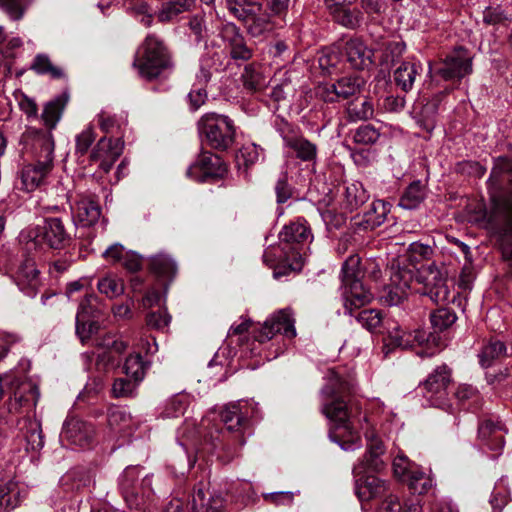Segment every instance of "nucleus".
<instances>
[{"label": "nucleus", "mask_w": 512, "mask_h": 512, "mask_svg": "<svg viewBox=\"0 0 512 512\" xmlns=\"http://www.w3.org/2000/svg\"><path fill=\"white\" fill-rule=\"evenodd\" d=\"M426 186L421 180L413 181L403 192L399 206L404 209H415L426 198Z\"/></svg>", "instance_id": "nucleus-35"}, {"label": "nucleus", "mask_w": 512, "mask_h": 512, "mask_svg": "<svg viewBox=\"0 0 512 512\" xmlns=\"http://www.w3.org/2000/svg\"><path fill=\"white\" fill-rule=\"evenodd\" d=\"M150 271L158 278L171 281L177 273V265L171 256L159 253L150 257Z\"/></svg>", "instance_id": "nucleus-30"}, {"label": "nucleus", "mask_w": 512, "mask_h": 512, "mask_svg": "<svg viewBox=\"0 0 512 512\" xmlns=\"http://www.w3.org/2000/svg\"><path fill=\"white\" fill-rule=\"evenodd\" d=\"M454 396L461 404H465L466 402L477 403L479 400L477 389L469 384L458 385Z\"/></svg>", "instance_id": "nucleus-59"}, {"label": "nucleus", "mask_w": 512, "mask_h": 512, "mask_svg": "<svg viewBox=\"0 0 512 512\" xmlns=\"http://www.w3.org/2000/svg\"><path fill=\"white\" fill-rule=\"evenodd\" d=\"M123 151V142L121 139L103 137L90 154V161L99 164V168L108 173Z\"/></svg>", "instance_id": "nucleus-17"}, {"label": "nucleus", "mask_w": 512, "mask_h": 512, "mask_svg": "<svg viewBox=\"0 0 512 512\" xmlns=\"http://www.w3.org/2000/svg\"><path fill=\"white\" fill-rule=\"evenodd\" d=\"M423 70L419 61H403L393 72V79L397 87L404 92L412 90L415 80L421 75Z\"/></svg>", "instance_id": "nucleus-22"}, {"label": "nucleus", "mask_w": 512, "mask_h": 512, "mask_svg": "<svg viewBox=\"0 0 512 512\" xmlns=\"http://www.w3.org/2000/svg\"><path fill=\"white\" fill-rule=\"evenodd\" d=\"M20 142L30 148L36 162L23 167L21 180L26 191H33L41 186L53 169L54 138L49 132H42L34 127H27Z\"/></svg>", "instance_id": "nucleus-3"}, {"label": "nucleus", "mask_w": 512, "mask_h": 512, "mask_svg": "<svg viewBox=\"0 0 512 512\" xmlns=\"http://www.w3.org/2000/svg\"><path fill=\"white\" fill-rule=\"evenodd\" d=\"M489 181L498 186L512 183V160L499 157L492 168Z\"/></svg>", "instance_id": "nucleus-41"}, {"label": "nucleus", "mask_w": 512, "mask_h": 512, "mask_svg": "<svg viewBox=\"0 0 512 512\" xmlns=\"http://www.w3.org/2000/svg\"><path fill=\"white\" fill-rule=\"evenodd\" d=\"M410 488L418 494L427 493L434 485L433 479L422 471H412L407 479Z\"/></svg>", "instance_id": "nucleus-52"}, {"label": "nucleus", "mask_w": 512, "mask_h": 512, "mask_svg": "<svg viewBox=\"0 0 512 512\" xmlns=\"http://www.w3.org/2000/svg\"><path fill=\"white\" fill-rule=\"evenodd\" d=\"M457 316L455 312L446 307L436 309L430 314L431 325L435 331H444L455 323Z\"/></svg>", "instance_id": "nucleus-48"}, {"label": "nucleus", "mask_w": 512, "mask_h": 512, "mask_svg": "<svg viewBox=\"0 0 512 512\" xmlns=\"http://www.w3.org/2000/svg\"><path fill=\"white\" fill-rule=\"evenodd\" d=\"M472 72V57L459 47L443 60L436 73L446 81L460 80Z\"/></svg>", "instance_id": "nucleus-14"}, {"label": "nucleus", "mask_w": 512, "mask_h": 512, "mask_svg": "<svg viewBox=\"0 0 512 512\" xmlns=\"http://www.w3.org/2000/svg\"><path fill=\"white\" fill-rule=\"evenodd\" d=\"M346 115L349 122L368 120L374 115V105L367 98L362 101H351L347 104Z\"/></svg>", "instance_id": "nucleus-39"}, {"label": "nucleus", "mask_w": 512, "mask_h": 512, "mask_svg": "<svg viewBox=\"0 0 512 512\" xmlns=\"http://www.w3.org/2000/svg\"><path fill=\"white\" fill-rule=\"evenodd\" d=\"M351 393L352 385L333 369L328 370L326 384L321 390V412L333 423L330 440L345 451H354L362 445L355 427L361 406L350 397Z\"/></svg>", "instance_id": "nucleus-1"}, {"label": "nucleus", "mask_w": 512, "mask_h": 512, "mask_svg": "<svg viewBox=\"0 0 512 512\" xmlns=\"http://www.w3.org/2000/svg\"><path fill=\"white\" fill-rule=\"evenodd\" d=\"M101 216L99 204L89 197H81L72 207V217L75 225L89 227L98 222Z\"/></svg>", "instance_id": "nucleus-20"}, {"label": "nucleus", "mask_w": 512, "mask_h": 512, "mask_svg": "<svg viewBox=\"0 0 512 512\" xmlns=\"http://www.w3.org/2000/svg\"><path fill=\"white\" fill-rule=\"evenodd\" d=\"M451 382V372L446 365L436 367L419 388L431 406L444 407L447 400V387Z\"/></svg>", "instance_id": "nucleus-10"}, {"label": "nucleus", "mask_w": 512, "mask_h": 512, "mask_svg": "<svg viewBox=\"0 0 512 512\" xmlns=\"http://www.w3.org/2000/svg\"><path fill=\"white\" fill-rule=\"evenodd\" d=\"M277 333L287 338L296 336L294 313L290 308L273 313L263 324L255 339L259 342L271 340Z\"/></svg>", "instance_id": "nucleus-12"}, {"label": "nucleus", "mask_w": 512, "mask_h": 512, "mask_svg": "<svg viewBox=\"0 0 512 512\" xmlns=\"http://www.w3.org/2000/svg\"><path fill=\"white\" fill-rule=\"evenodd\" d=\"M199 130L205 135L209 145L218 150L228 149L235 139L233 121L225 115L206 113L199 121Z\"/></svg>", "instance_id": "nucleus-8"}, {"label": "nucleus", "mask_w": 512, "mask_h": 512, "mask_svg": "<svg viewBox=\"0 0 512 512\" xmlns=\"http://www.w3.org/2000/svg\"><path fill=\"white\" fill-rule=\"evenodd\" d=\"M226 173V166L222 159L211 152H203L195 163L191 164L186 175L197 182H207L221 178Z\"/></svg>", "instance_id": "nucleus-13"}, {"label": "nucleus", "mask_w": 512, "mask_h": 512, "mask_svg": "<svg viewBox=\"0 0 512 512\" xmlns=\"http://www.w3.org/2000/svg\"><path fill=\"white\" fill-rule=\"evenodd\" d=\"M364 81L358 76H345L335 83L320 87L319 94L326 102H335L338 99H347L360 92Z\"/></svg>", "instance_id": "nucleus-18"}, {"label": "nucleus", "mask_w": 512, "mask_h": 512, "mask_svg": "<svg viewBox=\"0 0 512 512\" xmlns=\"http://www.w3.org/2000/svg\"><path fill=\"white\" fill-rule=\"evenodd\" d=\"M226 501L221 495L206 496L202 489L192 495L191 512H225Z\"/></svg>", "instance_id": "nucleus-26"}, {"label": "nucleus", "mask_w": 512, "mask_h": 512, "mask_svg": "<svg viewBox=\"0 0 512 512\" xmlns=\"http://www.w3.org/2000/svg\"><path fill=\"white\" fill-rule=\"evenodd\" d=\"M331 14L337 23L349 29L359 27L362 22V13L356 8L350 9L349 7H344L335 10Z\"/></svg>", "instance_id": "nucleus-47"}, {"label": "nucleus", "mask_w": 512, "mask_h": 512, "mask_svg": "<svg viewBox=\"0 0 512 512\" xmlns=\"http://www.w3.org/2000/svg\"><path fill=\"white\" fill-rule=\"evenodd\" d=\"M98 291L109 299L116 298L124 293L123 281L113 275H107L99 279Z\"/></svg>", "instance_id": "nucleus-46"}, {"label": "nucleus", "mask_w": 512, "mask_h": 512, "mask_svg": "<svg viewBox=\"0 0 512 512\" xmlns=\"http://www.w3.org/2000/svg\"><path fill=\"white\" fill-rule=\"evenodd\" d=\"M188 405L189 397L185 394H177L167 402L163 413L166 417H179L184 414Z\"/></svg>", "instance_id": "nucleus-54"}, {"label": "nucleus", "mask_w": 512, "mask_h": 512, "mask_svg": "<svg viewBox=\"0 0 512 512\" xmlns=\"http://www.w3.org/2000/svg\"><path fill=\"white\" fill-rule=\"evenodd\" d=\"M259 12L256 11L249 22L245 24L248 34L252 37L262 36L270 30V17L267 14H259Z\"/></svg>", "instance_id": "nucleus-51"}, {"label": "nucleus", "mask_w": 512, "mask_h": 512, "mask_svg": "<svg viewBox=\"0 0 512 512\" xmlns=\"http://www.w3.org/2000/svg\"><path fill=\"white\" fill-rule=\"evenodd\" d=\"M196 7V0H169L162 4L157 12L160 22H170L180 14L191 12Z\"/></svg>", "instance_id": "nucleus-29"}, {"label": "nucleus", "mask_w": 512, "mask_h": 512, "mask_svg": "<svg viewBox=\"0 0 512 512\" xmlns=\"http://www.w3.org/2000/svg\"><path fill=\"white\" fill-rule=\"evenodd\" d=\"M355 476V493L361 502L370 501L378 497H386L391 493L389 484L376 476Z\"/></svg>", "instance_id": "nucleus-19"}, {"label": "nucleus", "mask_w": 512, "mask_h": 512, "mask_svg": "<svg viewBox=\"0 0 512 512\" xmlns=\"http://www.w3.org/2000/svg\"><path fill=\"white\" fill-rule=\"evenodd\" d=\"M284 145L293 151L296 158L303 162H315L317 145L297 134H283Z\"/></svg>", "instance_id": "nucleus-21"}, {"label": "nucleus", "mask_w": 512, "mask_h": 512, "mask_svg": "<svg viewBox=\"0 0 512 512\" xmlns=\"http://www.w3.org/2000/svg\"><path fill=\"white\" fill-rule=\"evenodd\" d=\"M98 123L105 133H111L120 127L119 120L116 116L106 111H101V113L98 114Z\"/></svg>", "instance_id": "nucleus-63"}, {"label": "nucleus", "mask_w": 512, "mask_h": 512, "mask_svg": "<svg viewBox=\"0 0 512 512\" xmlns=\"http://www.w3.org/2000/svg\"><path fill=\"white\" fill-rule=\"evenodd\" d=\"M379 137V131L371 124L359 126L353 134L354 142L362 145H372Z\"/></svg>", "instance_id": "nucleus-53"}, {"label": "nucleus", "mask_w": 512, "mask_h": 512, "mask_svg": "<svg viewBox=\"0 0 512 512\" xmlns=\"http://www.w3.org/2000/svg\"><path fill=\"white\" fill-rule=\"evenodd\" d=\"M96 134L92 127L85 128L76 136V154L85 155L92 143L95 141Z\"/></svg>", "instance_id": "nucleus-58"}, {"label": "nucleus", "mask_w": 512, "mask_h": 512, "mask_svg": "<svg viewBox=\"0 0 512 512\" xmlns=\"http://www.w3.org/2000/svg\"><path fill=\"white\" fill-rule=\"evenodd\" d=\"M32 0H0V5L13 20H19L23 17L25 9Z\"/></svg>", "instance_id": "nucleus-55"}, {"label": "nucleus", "mask_w": 512, "mask_h": 512, "mask_svg": "<svg viewBox=\"0 0 512 512\" xmlns=\"http://www.w3.org/2000/svg\"><path fill=\"white\" fill-rule=\"evenodd\" d=\"M340 58L338 52L334 49H325L318 58V63L323 71L330 72L339 63Z\"/></svg>", "instance_id": "nucleus-61"}, {"label": "nucleus", "mask_w": 512, "mask_h": 512, "mask_svg": "<svg viewBox=\"0 0 512 512\" xmlns=\"http://www.w3.org/2000/svg\"><path fill=\"white\" fill-rule=\"evenodd\" d=\"M392 466L394 475L400 479L407 480L411 472L415 471L408 458L404 455H398L395 457Z\"/></svg>", "instance_id": "nucleus-60"}, {"label": "nucleus", "mask_w": 512, "mask_h": 512, "mask_svg": "<svg viewBox=\"0 0 512 512\" xmlns=\"http://www.w3.org/2000/svg\"><path fill=\"white\" fill-rule=\"evenodd\" d=\"M275 193L278 203H285L292 196V189L288 184V177L286 173H283L279 177L275 185Z\"/></svg>", "instance_id": "nucleus-62"}, {"label": "nucleus", "mask_w": 512, "mask_h": 512, "mask_svg": "<svg viewBox=\"0 0 512 512\" xmlns=\"http://www.w3.org/2000/svg\"><path fill=\"white\" fill-rule=\"evenodd\" d=\"M64 106L65 100L61 98H56L46 103L41 113V120L46 127V130H39L42 132H49L52 135V130L56 128L61 119Z\"/></svg>", "instance_id": "nucleus-36"}, {"label": "nucleus", "mask_w": 512, "mask_h": 512, "mask_svg": "<svg viewBox=\"0 0 512 512\" xmlns=\"http://www.w3.org/2000/svg\"><path fill=\"white\" fill-rule=\"evenodd\" d=\"M390 212V204L383 200H375L370 205L369 210L363 216L365 228L373 230L382 225L388 213Z\"/></svg>", "instance_id": "nucleus-38"}, {"label": "nucleus", "mask_w": 512, "mask_h": 512, "mask_svg": "<svg viewBox=\"0 0 512 512\" xmlns=\"http://www.w3.org/2000/svg\"><path fill=\"white\" fill-rule=\"evenodd\" d=\"M23 437L26 441V450L38 451L44 446V435L40 421L26 419L23 427Z\"/></svg>", "instance_id": "nucleus-37"}, {"label": "nucleus", "mask_w": 512, "mask_h": 512, "mask_svg": "<svg viewBox=\"0 0 512 512\" xmlns=\"http://www.w3.org/2000/svg\"><path fill=\"white\" fill-rule=\"evenodd\" d=\"M30 237L35 245L45 244L51 249H64L70 244L71 236L63 221L58 217L45 218L42 225L30 231Z\"/></svg>", "instance_id": "nucleus-9"}, {"label": "nucleus", "mask_w": 512, "mask_h": 512, "mask_svg": "<svg viewBox=\"0 0 512 512\" xmlns=\"http://www.w3.org/2000/svg\"><path fill=\"white\" fill-rule=\"evenodd\" d=\"M356 321L371 333H382L384 323L381 312L377 309H364L355 316Z\"/></svg>", "instance_id": "nucleus-42"}, {"label": "nucleus", "mask_w": 512, "mask_h": 512, "mask_svg": "<svg viewBox=\"0 0 512 512\" xmlns=\"http://www.w3.org/2000/svg\"><path fill=\"white\" fill-rule=\"evenodd\" d=\"M510 499V490L505 483L504 479H500L492 492L490 498V504L493 512H501L502 509L507 505Z\"/></svg>", "instance_id": "nucleus-49"}, {"label": "nucleus", "mask_w": 512, "mask_h": 512, "mask_svg": "<svg viewBox=\"0 0 512 512\" xmlns=\"http://www.w3.org/2000/svg\"><path fill=\"white\" fill-rule=\"evenodd\" d=\"M280 240L291 244L310 243L313 239L311 229L305 219H297L286 225L279 234Z\"/></svg>", "instance_id": "nucleus-25"}, {"label": "nucleus", "mask_w": 512, "mask_h": 512, "mask_svg": "<svg viewBox=\"0 0 512 512\" xmlns=\"http://www.w3.org/2000/svg\"><path fill=\"white\" fill-rule=\"evenodd\" d=\"M364 275L361 268V259L357 254L350 255L342 265V297L345 313L350 316L353 311L368 304L372 300V294L361 282Z\"/></svg>", "instance_id": "nucleus-5"}, {"label": "nucleus", "mask_w": 512, "mask_h": 512, "mask_svg": "<svg viewBox=\"0 0 512 512\" xmlns=\"http://www.w3.org/2000/svg\"><path fill=\"white\" fill-rule=\"evenodd\" d=\"M369 198L363 184L359 181L346 183L342 194L341 205L347 212H352L363 205Z\"/></svg>", "instance_id": "nucleus-27"}, {"label": "nucleus", "mask_w": 512, "mask_h": 512, "mask_svg": "<svg viewBox=\"0 0 512 512\" xmlns=\"http://www.w3.org/2000/svg\"><path fill=\"white\" fill-rule=\"evenodd\" d=\"M403 505L401 504L399 497L395 494L388 493L382 501L378 512H402Z\"/></svg>", "instance_id": "nucleus-64"}, {"label": "nucleus", "mask_w": 512, "mask_h": 512, "mask_svg": "<svg viewBox=\"0 0 512 512\" xmlns=\"http://www.w3.org/2000/svg\"><path fill=\"white\" fill-rule=\"evenodd\" d=\"M437 106L434 103L426 104L419 115L415 117L417 125L428 133H431L436 126Z\"/></svg>", "instance_id": "nucleus-50"}, {"label": "nucleus", "mask_w": 512, "mask_h": 512, "mask_svg": "<svg viewBox=\"0 0 512 512\" xmlns=\"http://www.w3.org/2000/svg\"><path fill=\"white\" fill-rule=\"evenodd\" d=\"M345 53L347 61L355 69H363L372 63L373 51L361 39L353 38L346 42Z\"/></svg>", "instance_id": "nucleus-24"}, {"label": "nucleus", "mask_w": 512, "mask_h": 512, "mask_svg": "<svg viewBox=\"0 0 512 512\" xmlns=\"http://www.w3.org/2000/svg\"><path fill=\"white\" fill-rule=\"evenodd\" d=\"M506 345L496 339H491L481 350L479 354L480 364L483 367H489L494 362L503 359L506 356Z\"/></svg>", "instance_id": "nucleus-40"}, {"label": "nucleus", "mask_w": 512, "mask_h": 512, "mask_svg": "<svg viewBox=\"0 0 512 512\" xmlns=\"http://www.w3.org/2000/svg\"><path fill=\"white\" fill-rule=\"evenodd\" d=\"M18 285L20 289L29 297L37 294L38 288V270L32 260H26L18 269Z\"/></svg>", "instance_id": "nucleus-28"}, {"label": "nucleus", "mask_w": 512, "mask_h": 512, "mask_svg": "<svg viewBox=\"0 0 512 512\" xmlns=\"http://www.w3.org/2000/svg\"><path fill=\"white\" fill-rule=\"evenodd\" d=\"M135 380L125 378H118L114 381L112 386L113 396L116 398L131 397L135 394L137 389Z\"/></svg>", "instance_id": "nucleus-56"}, {"label": "nucleus", "mask_w": 512, "mask_h": 512, "mask_svg": "<svg viewBox=\"0 0 512 512\" xmlns=\"http://www.w3.org/2000/svg\"><path fill=\"white\" fill-rule=\"evenodd\" d=\"M218 33L222 40L227 42L229 45L239 41L243 37L239 27H237L233 22L228 21L221 22L218 27Z\"/></svg>", "instance_id": "nucleus-57"}, {"label": "nucleus", "mask_w": 512, "mask_h": 512, "mask_svg": "<svg viewBox=\"0 0 512 512\" xmlns=\"http://www.w3.org/2000/svg\"><path fill=\"white\" fill-rule=\"evenodd\" d=\"M245 88L250 91H260L267 85V79L254 64L247 65L242 74Z\"/></svg>", "instance_id": "nucleus-44"}, {"label": "nucleus", "mask_w": 512, "mask_h": 512, "mask_svg": "<svg viewBox=\"0 0 512 512\" xmlns=\"http://www.w3.org/2000/svg\"><path fill=\"white\" fill-rule=\"evenodd\" d=\"M63 433L71 444L86 448L94 438V427L81 420H72L66 423Z\"/></svg>", "instance_id": "nucleus-23"}, {"label": "nucleus", "mask_w": 512, "mask_h": 512, "mask_svg": "<svg viewBox=\"0 0 512 512\" xmlns=\"http://www.w3.org/2000/svg\"><path fill=\"white\" fill-rule=\"evenodd\" d=\"M367 451L362 459L353 466L354 476L364 474L366 471H380L384 466L382 456L385 453L383 441L373 432H366Z\"/></svg>", "instance_id": "nucleus-15"}, {"label": "nucleus", "mask_w": 512, "mask_h": 512, "mask_svg": "<svg viewBox=\"0 0 512 512\" xmlns=\"http://www.w3.org/2000/svg\"><path fill=\"white\" fill-rule=\"evenodd\" d=\"M478 435L491 450H501L504 446L502 428L490 420L484 421L480 424L478 428Z\"/></svg>", "instance_id": "nucleus-32"}, {"label": "nucleus", "mask_w": 512, "mask_h": 512, "mask_svg": "<svg viewBox=\"0 0 512 512\" xmlns=\"http://www.w3.org/2000/svg\"><path fill=\"white\" fill-rule=\"evenodd\" d=\"M141 468L128 466L119 478L122 496L131 509H140L152 495V481L148 475L140 480Z\"/></svg>", "instance_id": "nucleus-7"}, {"label": "nucleus", "mask_w": 512, "mask_h": 512, "mask_svg": "<svg viewBox=\"0 0 512 512\" xmlns=\"http://www.w3.org/2000/svg\"><path fill=\"white\" fill-rule=\"evenodd\" d=\"M389 271L390 284L386 300L391 306L402 302L414 280L423 285L421 293L433 302L444 303L450 299L446 273L435 262L423 265L415 272L410 267L402 266L400 260L391 261Z\"/></svg>", "instance_id": "nucleus-2"}, {"label": "nucleus", "mask_w": 512, "mask_h": 512, "mask_svg": "<svg viewBox=\"0 0 512 512\" xmlns=\"http://www.w3.org/2000/svg\"><path fill=\"white\" fill-rule=\"evenodd\" d=\"M254 408L248 401H238L226 405L220 412V418L229 432L237 433L241 444H244L242 435L249 427L250 418L254 416Z\"/></svg>", "instance_id": "nucleus-11"}, {"label": "nucleus", "mask_w": 512, "mask_h": 512, "mask_svg": "<svg viewBox=\"0 0 512 512\" xmlns=\"http://www.w3.org/2000/svg\"><path fill=\"white\" fill-rule=\"evenodd\" d=\"M109 427L118 433L129 435L133 430V421L130 413L124 407L113 406L108 411Z\"/></svg>", "instance_id": "nucleus-33"}, {"label": "nucleus", "mask_w": 512, "mask_h": 512, "mask_svg": "<svg viewBox=\"0 0 512 512\" xmlns=\"http://www.w3.org/2000/svg\"><path fill=\"white\" fill-rule=\"evenodd\" d=\"M226 8L237 20L247 24L256 11L262 10V4L249 0H226Z\"/></svg>", "instance_id": "nucleus-34"}, {"label": "nucleus", "mask_w": 512, "mask_h": 512, "mask_svg": "<svg viewBox=\"0 0 512 512\" xmlns=\"http://www.w3.org/2000/svg\"><path fill=\"white\" fill-rule=\"evenodd\" d=\"M434 255V248L431 245L424 244L422 242H412L407 250L406 254L402 258L393 259L392 261L400 260L402 266L407 267L405 262L408 261L412 269L414 270L416 264L421 263L422 261L430 260Z\"/></svg>", "instance_id": "nucleus-31"}, {"label": "nucleus", "mask_w": 512, "mask_h": 512, "mask_svg": "<svg viewBox=\"0 0 512 512\" xmlns=\"http://www.w3.org/2000/svg\"><path fill=\"white\" fill-rule=\"evenodd\" d=\"M133 66L147 80L166 77L172 73L174 63L163 40L155 34L146 36L137 50Z\"/></svg>", "instance_id": "nucleus-4"}, {"label": "nucleus", "mask_w": 512, "mask_h": 512, "mask_svg": "<svg viewBox=\"0 0 512 512\" xmlns=\"http://www.w3.org/2000/svg\"><path fill=\"white\" fill-rule=\"evenodd\" d=\"M123 368L127 376H130L135 382H140L144 379L148 363L143 360L140 353H134L126 358Z\"/></svg>", "instance_id": "nucleus-43"}, {"label": "nucleus", "mask_w": 512, "mask_h": 512, "mask_svg": "<svg viewBox=\"0 0 512 512\" xmlns=\"http://www.w3.org/2000/svg\"><path fill=\"white\" fill-rule=\"evenodd\" d=\"M31 69L39 75H50L54 79L64 77V72L60 67L54 66L50 58L45 54L35 56Z\"/></svg>", "instance_id": "nucleus-45"}, {"label": "nucleus", "mask_w": 512, "mask_h": 512, "mask_svg": "<svg viewBox=\"0 0 512 512\" xmlns=\"http://www.w3.org/2000/svg\"><path fill=\"white\" fill-rule=\"evenodd\" d=\"M13 396L7 402L9 413L15 414L29 410L39 399L38 387L31 381L15 379L12 383Z\"/></svg>", "instance_id": "nucleus-16"}, {"label": "nucleus", "mask_w": 512, "mask_h": 512, "mask_svg": "<svg viewBox=\"0 0 512 512\" xmlns=\"http://www.w3.org/2000/svg\"><path fill=\"white\" fill-rule=\"evenodd\" d=\"M388 337L385 339L384 349L389 348L390 346L393 348L399 347L402 349L412 348L414 346H424L426 345V349H421L417 352V354L421 357L423 356H432L437 352V348H432V344L438 346L439 344V336L427 333L423 329H416L413 332H405L403 331L399 325L393 323V325H389L387 327Z\"/></svg>", "instance_id": "nucleus-6"}]
</instances>
